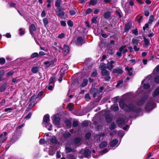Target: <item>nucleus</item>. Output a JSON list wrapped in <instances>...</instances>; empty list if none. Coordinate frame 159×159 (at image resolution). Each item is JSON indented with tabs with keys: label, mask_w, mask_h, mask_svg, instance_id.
I'll list each match as a JSON object with an SVG mask.
<instances>
[{
	"label": "nucleus",
	"mask_w": 159,
	"mask_h": 159,
	"mask_svg": "<svg viewBox=\"0 0 159 159\" xmlns=\"http://www.w3.org/2000/svg\"><path fill=\"white\" fill-rule=\"evenodd\" d=\"M119 106L120 108L124 109L127 108V109H136L135 106L132 103H130L129 105L125 103L124 99H121L119 102Z\"/></svg>",
	"instance_id": "f257e3e1"
},
{
	"label": "nucleus",
	"mask_w": 159,
	"mask_h": 159,
	"mask_svg": "<svg viewBox=\"0 0 159 159\" xmlns=\"http://www.w3.org/2000/svg\"><path fill=\"white\" fill-rule=\"evenodd\" d=\"M127 115L131 118H134L142 113L143 110H125Z\"/></svg>",
	"instance_id": "f03ea898"
},
{
	"label": "nucleus",
	"mask_w": 159,
	"mask_h": 159,
	"mask_svg": "<svg viewBox=\"0 0 159 159\" xmlns=\"http://www.w3.org/2000/svg\"><path fill=\"white\" fill-rule=\"evenodd\" d=\"M148 97L149 96L147 95H145L142 97L139 100L136 102V104L138 106L142 105L147 100Z\"/></svg>",
	"instance_id": "7ed1b4c3"
},
{
	"label": "nucleus",
	"mask_w": 159,
	"mask_h": 159,
	"mask_svg": "<svg viewBox=\"0 0 159 159\" xmlns=\"http://www.w3.org/2000/svg\"><path fill=\"white\" fill-rule=\"evenodd\" d=\"M64 10V9L62 7L57 8L56 14L61 18H63L64 17L65 14Z\"/></svg>",
	"instance_id": "20e7f679"
},
{
	"label": "nucleus",
	"mask_w": 159,
	"mask_h": 159,
	"mask_svg": "<svg viewBox=\"0 0 159 159\" xmlns=\"http://www.w3.org/2000/svg\"><path fill=\"white\" fill-rule=\"evenodd\" d=\"M156 107V103L152 101L148 102L145 106V109H153Z\"/></svg>",
	"instance_id": "39448f33"
},
{
	"label": "nucleus",
	"mask_w": 159,
	"mask_h": 159,
	"mask_svg": "<svg viewBox=\"0 0 159 159\" xmlns=\"http://www.w3.org/2000/svg\"><path fill=\"white\" fill-rule=\"evenodd\" d=\"M85 43V40L83 39L82 37L80 36L78 37L75 41V44L78 46H81L82 44Z\"/></svg>",
	"instance_id": "423d86ee"
},
{
	"label": "nucleus",
	"mask_w": 159,
	"mask_h": 159,
	"mask_svg": "<svg viewBox=\"0 0 159 159\" xmlns=\"http://www.w3.org/2000/svg\"><path fill=\"white\" fill-rule=\"evenodd\" d=\"M154 19L153 15H151L149 16L148 23L145 24L143 27V29L144 31H145L146 29H147L149 27V24H152V23Z\"/></svg>",
	"instance_id": "0eeeda50"
},
{
	"label": "nucleus",
	"mask_w": 159,
	"mask_h": 159,
	"mask_svg": "<svg viewBox=\"0 0 159 159\" xmlns=\"http://www.w3.org/2000/svg\"><path fill=\"white\" fill-rule=\"evenodd\" d=\"M128 119L127 118H125V119L122 118H119L117 121V123L119 125H124L128 121Z\"/></svg>",
	"instance_id": "6e6552de"
},
{
	"label": "nucleus",
	"mask_w": 159,
	"mask_h": 159,
	"mask_svg": "<svg viewBox=\"0 0 159 159\" xmlns=\"http://www.w3.org/2000/svg\"><path fill=\"white\" fill-rule=\"evenodd\" d=\"M57 61V59L54 58L53 59H52L51 61H47L44 62L43 64L47 66V67H49V66H54L55 65V62Z\"/></svg>",
	"instance_id": "1a4fd4ad"
},
{
	"label": "nucleus",
	"mask_w": 159,
	"mask_h": 159,
	"mask_svg": "<svg viewBox=\"0 0 159 159\" xmlns=\"http://www.w3.org/2000/svg\"><path fill=\"white\" fill-rule=\"evenodd\" d=\"M115 101H116V102L112 105L110 109H119L118 104L117 103V101L119 99V98L117 96L114 98Z\"/></svg>",
	"instance_id": "9d476101"
},
{
	"label": "nucleus",
	"mask_w": 159,
	"mask_h": 159,
	"mask_svg": "<svg viewBox=\"0 0 159 159\" xmlns=\"http://www.w3.org/2000/svg\"><path fill=\"white\" fill-rule=\"evenodd\" d=\"M71 136V134L68 131H66L62 134V137L66 140L69 139Z\"/></svg>",
	"instance_id": "9b49d317"
},
{
	"label": "nucleus",
	"mask_w": 159,
	"mask_h": 159,
	"mask_svg": "<svg viewBox=\"0 0 159 159\" xmlns=\"http://www.w3.org/2000/svg\"><path fill=\"white\" fill-rule=\"evenodd\" d=\"M63 53L64 56L66 55L70 51L69 47L68 45L64 44L63 48Z\"/></svg>",
	"instance_id": "f8f14e48"
},
{
	"label": "nucleus",
	"mask_w": 159,
	"mask_h": 159,
	"mask_svg": "<svg viewBox=\"0 0 159 159\" xmlns=\"http://www.w3.org/2000/svg\"><path fill=\"white\" fill-rule=\"evenodd\" d=\"M29 30L30 33L33 36L34 34V32L36 30V29L34 24H32L29 26Z\"/></svg>",
	"instance_id": "ddd939ff"
},
{
	"label": "nucleus",
	"mask_w": 159,
	"mask_h": 159,
	"mask_svg": "<svg viewBox=\"0 0 159 159\" xmlns=\"http://www.w3.org/2000/svg\"><path fill=\"white\" fill-rule=\"evenodd\" d=\"M7 135V132H3L2 134L0 135V138H1L0 139V143H2L3 141L6 140L7 139L6 136Z\"/></svg>",
	"instance_id": "4468645a"
},
{
	"label": "nucleus",
	"mask_w": 159,
	"mask_h": 159,
	"mask_svg": "<svg viewBox=\"0 0 159 159\" xmlns=\"http://www.w3.org/2000/svg\"><path fill=\"white\" fill-rule=\"evenodd\" d=\"M132 26V24L131 22H129L125 24L124 27V32H127L129 31Z\"/></svg>",
	"instance_id": "2eb2a0df"
},
{
	"label": "nucleus",
	"mask_w": 159,
	"mask_h": 159,
	"mask_svg": "<svg viewBox=\"0 0 159 159\" xmlns=\"http://www.w3.org/2000/svg\"><path fill=\"white\" fill-rule=\"evenodd\" d=\"M60 118L59 117L54 116L53 118V122L56 125H58L59 124Z\"/></svg>",
	"instance_id": "dca6fc26"
},
{
	"label": "nucleus",
	"mask_w": 159,
	"mask_h": 159,
	"mask_svg": "<svg viewBox=\"0 0 159 159\" xmlns=\"http://www.w3.org/2000/svg\"><path fill=\"white\" fill-rule=\"evenodd\" d=\"M49 121V116L48 115H45L43 118V123L46 125Z\"/></svg>",
	"instance_id": "f3484780"
},
{
	"label": "nucleus",
	"mask_w": 159,
	"mask_h": 159,
	"mask_svg": "<svg viewBox=\"0 0 159 159\" xmlns=\"http://www.w3.org/2000/svg\"><path fill=\"white\" fill-rule=\"evenodd\" d=\"M123 70L120 68H117V69H114L113 70V73H116L118 75H121L123 72Z\"/></svg>",
	"instance_id": "a211bd4d"
},
{
	"label": "nucleus",
	"mask_w": 159,
	"mask_h": 159,
	"mask_svg": "<svg viewBox=\"0 0 159 159\" xmlns=\"http://www.w3.org/2000/svg\"><path fill=\"white\" fill-rule=\"evenodd\" d=\"M144 39V43H143V46L144 47L147 46L150 43V41L148 39L146 38L145 36L143 37Z\"/></svg>",
	"instance_id": "6ab92c4d"
},
{
	"label": "nucleus",
	"mask_w": 159,
	"mask_h": 159,
	"mask_svg": "<svg viewBox=\"0 0 159 159\" xmlns=\"http://www.w3.org/2000/svg\"><path fill=\"white\" fill-rule=\"evenodd\" d=\"M7 84V82H4L0 87V92H2L4 91L6 89Z\"/></svg>",
	"instance_id": "aec40b11"
},
{
	"label": "nucleus",
	"mask_w": 159,
	"mask_h": 159,
	"mask_svg": "<svg viewBox=\"0 0 159 159\" xmlns=\"http://www.w3.org/2000/svg\"><path fill=\"white\" fill-rule=\"evenodd\" d=\"M159 95V87H157L154 90L152 97L153 98L158 96Z\"/></svg>",
	"instance_id": "412c9836"
},
{
	"label": "nucleus",
	"mask_w": 159,
	"mask_h": 159,
	"mask_svg": "<svg viewBox=\"0 0 159 159\" xmlns=\"http://www.w3.org/2000/svg\"><path fill=\"white\" fill-rule=\"evenodd\" d=\"M71 112L73 114H74L76 115L77 116H82L84 115V114L83 113H80V112L79 111H77L76 110H70Z\"/></svg>",
	"instance_id": "4be33fe9"
},
{
	"label": "nucleus",
	"mask_w": 159,
	"mask_h": 159,
	"mask_svg": "<svg viewBox=\"0 0 159 159\" xmlns=\"http://www.w3.org/2000/svg\"><path fill=\"white\" fill-rule=\"evenodd\" d=\"M84 155L86 157H87L90 156L91 152L90 150L87 148L85 149L84 151Z\"/></svg>",
	"instance_id": "5701e85b"
},
{
	"label": "nucleus",
	"mask_w": 159,
	"mask_h": 159,
	"mask_svg": "<svg viewBox=\"0 0 159 159\" xmlns=\"http://www.w3.org/2000/svg\"><path fill=\"white\" fill-rule=\"evenodd\" d=\"M104 17L106 19H108L111 16V13L110 11H107L103 14Z\"/></svg>",
	"instance_id": "b1692460"
},
{
	"label": "nucleus",
	"mask_w": 159,
	"mask_h": 159,
	"mask_svg": "<svg viewBox=\"0 0 159 159\" xmlns=\"http://www.w3.org/2000/svg\"><path fill=\"white\" fill-rule=\"evenodd\" d=\"M88 83V80L86 79H84L83 80V82L80 84L81 87H84L86 86Z\"/></svg>",
	"instance_id": "393cba45"
},
{
	"label": "nucleus",
	"mask_w": 159,
	"mask_h": 159,
	"mask_svg": "<svg viewBox=\"0 0 159 159\" xmlns=\"http://www.w3.org/2000/svg\"><path fill=\"white\" fill-rule=\"evenodd\" d=\"M118 140L117 139H114L112 140L110 143V146L111 147L115 146L118 143Z\"/></svg>",
	"instance_id": "a878e982"
},
{
	"label": "nucleus",
	"mask_w": 159,
	"mask_h": 159,
	"mask_svg": "<svg viewBox=\"0 0 159 159\" xmlns=\"http://www.w3.org/2000/svg\"><path fill=\"white\" fill-rule=\"evenodd\" d=\"M90 93L93 98H95L98 95V91L95 89L92 90L90 91Z\"/></svg>",
	"instance_id": "bb28decb"
},
{
	"label": "nucleus",
	"mask_w": 159,
	"mask_h": 159,
	"mask_svg": "<svg viewBox=\"0 0 159 159\" xmlns=\"http://www.w3.org/2000/svg\"><path fill=\"white\" fill-rule=\"evenodd\" d=\"M105 117L106 121L107 123L111 122L112 121V118L110 115H107Z\"/></svg>",
	"instance_id": "cd10ccee"
},
{
	"label": "nucleus",
	"mask_w": 159,
	"mask_h": 159,
	"mask_svg": "<svg viewBox=\"0 0 159 159\" xmlns=\"http://www.w3.org/2000/svg\"><path fill=\"white\" fill-rule=\"evenodd\" d=\"M61 0H56L55 2V6L57 7V8H59L62 7L60 6L61 3Z\"/></svg>",
	"instance_id": "c85d7f7f"
},
{
	"label": "nucleus",
	"mask_w": 159,
	"mask_h": 159,
	"mask_svg": "<svg viewBox=\"0 0 159 159\" xmlns=\"http://www.w3.org/2000/svg\"><path fill=\"white\" fill-rule=\"evenodd\" d=\"M50 142L53 144H57L58 141L55 136L52 137L50 139Z\"/></svg>",
	"instance_id": "c756f323"
},
{
	"label": "nucleus",
	"mask_w": 159,
	"mask_h": 159,
	"mask_svg": "<svg viewBox=\"0 0 159 159\" xmlns=\"http://www.w3.org/2000/svg\"><path fill=\"white\" fill-rule=\"evenodd\" d=\"M31 70L32 73H36L39 71V69L38 67L35 66L32 68Z\"/></svg>",
	"instance_id": "7c9ffc66"
},
{
	"label": "nucleus",
	"mask_w": 159,
	"mask_h": 159,
	"mask_svg": "<svg viewBox=\"0 0 159 159\" xmlns=\"http://www.w3.org/2000/svg\"><path fill=\"white\" fill-rule=\"evenodd\" d=\"M38 98H36V95L34 94L30 98V100L32 102H34L35 104H36L37 102H36V99Z\"/></svg>",
	"instance_id": "2f4dec72"
},
{
	"label": "nucleus",
	"mask_w": 159,
	"mask_h": 159,
	"mask_svg": "<svg viewBox=\"0 0 159 159\" xmlns=\"http://www.w3.org/2000/svg\"><path fill=\"white\" fill-rule=\"evenodd\" d=\"M95 136L97 137V142H98L100 141V138L102 136H104V134H100L99 135L96 134Z\"/></svg>",
	"instance_id": "473e14b6"
},
{
	"label": "nucleus",
	"mask_w": 159,
	"mask_h": 159,
	"mask_svg": "<svg viewBox=\"0 0 159 159\" xmlns=\"http://www.w3.org/2000/svg\"><path fill=\"white\" fill-rule=\"evenodd\" d=\"M101 72L102 75L104 76H106L107 75H109V72L107 70H106V69L102 70Z\"/></svg>",
	"instance_id": "72a5a7b5"
},
{
	"label": "nucleus",
	"mask_w": 159,
	"mask_h": 159,
	"mask_svg": "<svg viewBox=\"0 0 159 159\" xmlns=\"http://www.w3.org/2000/svg\"><path fill=\"white\" fill-rule=\"evenodd\" d=\"M107 144V142L106 141H104L102 142L99 145V147L102 148L106 147Z\"/></svg>",
	"instance_id": "f704fd0d"
},
{
	"label": "nucleus",
	"mask_w": 159,
	"mask_h": 159,
	"mask_svg": "<svg viewBox=\"0 0 159 159\" xmlns=\"http://www.w3.org/2000/svg\"><path fill=\"white\" fill-rule=\"evenodd\" d=\"M98 16H94L92 18L91 20V23H95L96 24L98 22V21L97 20V19Z\"/></svg>",
	"instance_id": "c9c22d12"
},
{
	"label": "nucleus",
	"mask_w": 159,
	"mask_h": 159,
	"mask_svg": "<svg viewBox=\"0 0 159 159\" xmlns=\"http://www.w3.org/2000/svg\"><path fill=\"white\" fill-rule=\"evenodd\" d=\"M29 105V107L30 109L31 108L33 107H34L36 104L34 103L33 102H31L30 100L28 103Z\"/></svg>",
	"instance_id": "e433bc0d"
},
{
	"label": "nucleus",
	"mask_w": 159,
	"mask_h": 159,
	"mask_svg": "<svg viewBox=\"0 0 159 159\" xmlns=\"http://www.w3.org/2000/svg\"><path fill=\"white\" fill-rule=\"evenodd\" d=\"M97 2V0H90L89 3V5L94 6Z\"/></svg>",
	"instance_id": "4c0bfd02"
},
{
	"label": "nucleus",
	"mask_w": 159,
	"mask_h": 159,
	"mask_svg": "<svg viewBox=\"0 0 159 159\" xmlns=\"http://www.w3.org/2000/svg\"><path fill=\"white\" fill-rule=\"evenodd\" d=\"M99 67L101 69V70H105L107 68L105 64L104 63H101Z\"/></svg>",
	"instance_id": "58836bf2"
},
{
	"label": "nucleus",
	"mask_w": 159,
	"mask_h": 159,
	"mask_svg": "<svg viewBox=\"0 0 159 159\" xmlns=\"http://www.w3.org/2000/svg\"><path fill=\"white\" fill-rule=\"evenodd\" d=\"M98 75V73L97 70H95L93 71L91 73V77H97Z\"/></svg>",
	"instance_id": "ea45409f"
},
{
	"label": "nucleus",
	"mask_w": 159,
	"mask_h": 159,
	"mask_svg": "<svg viewBox=\"0 0 159 159\" xmlns=\"http://www.w3.org/2000/svg\"><path fill=\"white\" fill-rule=\"evenodd\" d=\"M39 54L37 52H34L31 54L30 56V58L33 59L39 56Z\"/></svg>",
	"instance_id": "a19ab883"
},
{
	"label": "nucleus",
	"mask_w": 159,
	"mask_h": 159,
	"mask_svg": "<svg viewBox=\"0 0 159 159\" xmlns=\"http://www.w3.org/2000/svg\"><path fill=\"white\" fill-rule=\"evenodd\" d=\"M132 42L135 45H137L139 43V40L138 39L133 38L132 39Z\"/></svg>",
	"instance_id": "79ce46f5"
},
{
	"label": "nucleus",
	"mask_w": 159,
	"mask_h": 159,
	"mask_svg": "<svg viewBox=\"0 0 159 159\" xmlns=\"http://www.w3.org/2000/svg\"><path fill=\"white\" fill-rule=\"evenodd\" d=\"M81 141V139L79 137L75 138L74 140V142L75 144H78Z\"/></svg>",
	"instance_id": "37998d69"
},
{
	"label": "nucleus",
	"mask_w": 159,
	"mask_h": 159,
	"mask_svg": "<svg viewBox=\"0 0 159 159\" xmlns=\"http://www.w3.org/2000/svg\"><path fill=\"white\" fill-rule=\"evenodd\" d=\"M66 126L67 127L69 128L70 127L71 125L70 121L69 120H66L65 121Z\"/></svg>",
	"instance_id": "c03bdc74"
},
{
	"label": "nucleus",
	"mask_w": 159,
	"mask_h": 159,
	"mask_svg": "<svg viewBox=\"0 0 159 159\" xmlns=\"http://www.w3.org/2000/svg\"><path fill=\"white\" fill-rule=\"evenodd\" d=\"M43 21L44 26L46 27L48 23V19L46 18H45L43 19Z\"/></svg>",
	"instance_id": "a18cd8bd"
},
{
	"label": "nucleus",
	"mask_w": 159,
	"mask_h": 159,
	"mask_svg": "<svg viewBox=\"0 0 159 159\" xmlns=\"http://www.w3.org/2000/svg\"><path fill=\"white\" fill-rule=\"evenodd\" d=\"M154 80L155 83L159 84V75H157L155 76Z\"/></svg>",
	"instance_id": "49530a36"
},
{
	"label": "nucleus",
	"mask_w": 159,
	"mask_h": 159,
	"mask_svg": "<svg viewBox=\"0 0 159 159\" xmlns=\"http://www.w3.org/2000/svg\"><path fill=\"white\" fill-rule=\"evenodd\" d=\"M55 79V77L54 76H52L49 79V84H50L53 83Z\"/></svg>",
	"instance_id": "de8ad7c7"
},
{
	"label": "nucleus",
	"mask_w": 159,
	"mask_h": 159,
	"mask_svg": "<svg viewBox=\"0 0 159 159\" xmlns=\"http://www.w3.org/2000/svg\"><path fill=\"white\" fill-rule=\"evenodd\" d=\"M74 107V104L73 103H70L67 106L66 108L68 109H73Z\"/></svg>",
	"instance_id": "09e8293b"
},
{
	"label": "nucleus",
	"mask_w": 159,
	"mask_h": 159,
	"mask_svg": "<svg viewBox=\"0 0 159 159\" xmlns=\"http://www.w3.org/2000/svg\"><path fill=\"white\" fill-rule=\"evenodd\" d=\"M116 125L114 123H112L109 127V129L110 130H113L116 128Z\"/></svg>",
	"instance_id": "8fccbe9b"
},
{
	"label": "nucleus",
	"mask_w": 159,
	"mask_h": 159,
	"mask_svg": "<svg viewBox=\"0 0 159 159\" xmlns=\"http://www.w3.org/2000/svg\"><path fill=\"white\" fill-rule=\"evenodd\" d=\"M103 31L102 30H101L100 31V34L101 36L104 38H107L108 35L107 34H103Z\"/></svg>",
	"instance_id": "3c124183"
},
{
	"label": "nucleus",
	"mask_w": 159,
	"mask_h": 159,
	"mask_svg": "<svg viewBox=\"0 0 159 159\" xmlns=\"http://www.w3.org/2000/svg\"><path fill=\"white\" fill-rule=\"evenodd\" d=\"M113 68V65L110 64L108 62L107 64V68L109 70H111Z\"/></svg>",
	"instance_id": "603ef678"
},
{
	"label": "nucleus",
	"mask_w": 159,
	"mask_h": 159,
	"mask_svg": "<svg viewBox=\"0 0 159 159\" xmlns=\"http://www.w3.org/2000/svg\"><path fill=\"white\" fill-rule=\"evenodd\" d=\"M6 60L5 58L3 57L0 58V64L3 65L5 63Z\"/></svg>",
	"instance_id": "864d4df0"
},
{
	"label": "nucleus",
	"mask_w": 159,
	"mask_h": 159,
	"mask_svg": "<svg viewBox=\"0 0 159 159\" xmlns=\"http://www.w3.org/2000/svg\"><path fill=\"white\" fill-rule=\"evenodd\" d=\"M43 91H40L38 93L37 95L36 96V98H39L40 97H42L43 94Z\"/></svg>",
	"instance_id": "5fc2aeb1"
},
{
	"label": "nucleus",
	"mask_w": 159,
	"mask_h": 159,
	"mask_svg": "<svg viewBox=\"0 0 159 159\" xmlns=\"http://www.w3.org/2000/svg\"><path fill=\"white\" fill-rule=\"evenodd\" d=\"M150 87V86L149 84H144L143 85V88L144 89H148Z\"/></svg>",
	"instance_id": "6e6d98bb"
},
{
	"label": "nucleus",
	"mask_w": 159,
	"mask_h": 159,
	"mask_svg": "<svg viewBox=\"0 0 159 159\" xmlns=\"http://www.w3.org/2000/svg\"><path fill=\"white\" fill-rule=\"evenodd\" d=\"M132 32L136 36H137L138 35V32L137 28H135V29L132 30Z\"/></svg>",
	"instance_id": "4d7b16f0"
},
{
	"label": "nucleus",
	"mask_w": 159,
	"mask_h": 159,
	"mask_svg": "<svg viewBox=\"0 0 159 159\" xmlns=\"http://www.w3.org/2000/svg\"><path fill=\"white\" fill-rule=\"evenodd\" d=\"M67 24L70 27H72L73 25L72 21L70 20H68L67 22Z\"/></svg>",
	"instance_id": "13d9d810"
},
{
	"label": "nucleus",
	"mask_w": 159,
	"mask_h": 159,
	"mask_svg": "<svg viewBox=\"0 0 159 159\" xmlns=\"http://www.w3.org/2000/svg\"><path fill=\"white\" fill-rule=\"evenodd\" d=\"M66 152L67 153H69L72 151V149L71 148L69 147H67L66 148Z\"/></svg>",
	"instance_id": "bf43d9fd"
},
{
	"label": "nucleus",
	"mask_w": 159,
	"mask_h": 159,
	"mask_svg": "<svg viewBox=\"0 0 159 159\" xmlns=\"http://www.w3.org/2000/svg\"><path fill=\"white\" fill-rule=\"evenodd\" d=\"M68 159H75V157L72 155L70 154L67 157Z\"/></svg>",
	"instance_id": "052dcab7"
},
{
	"label": "nucleus",
	"mask_w": 159,
	"mask_h": 159,
	"mask_svg": "<svg viewBox=\"0 0 159 159\" xmlns=\"http://www.w3.org/2000/svg\"><path fill=\"white\" fill-rule=\"evenodd\" d=\"M92 11V9L90 8H88L86 11V14H88L90 13Z\"/></svg>",
	"instance_id": "680f3d73"
},
{
	"label": "nucleus",
	"mask_w": 159,
	"mask_h": 159,
	"mask_svg": "<svg viewBox=\"0 0 159 159\" xmlns=\"http://www.w3.org/2000/svg\"><path fill=\"white\" fill-rule=\"evenodd\" d=\"M14 71L12 70H11V71H9V72H8L7 74V75L8 76V77H9V76H11L13 74H14Z\"/></svg>",
	"instance_id": "e2e57ef3"
},
{
	"label": "nucleus",
	"mask_w": 159,
	"mask_h": 159,
	"mask_svg": "<svg viewBox=\"0 0 159 159\" xmlns=\"http://www.w3.org/2000/svg\"><path fill=\"white\" fill-rule=\"evenodd\" d=\"M68 66L67 64H65L64 66L61 68V70L64 69V70H66L68 69Z\"/></svg>",
	"instance_id": "0e129e2a"
},
{
	"label": "nucleus",
	"mask_w": 159,
	"mask_h": 159,
	"mask_svg": "<svg viewBox=\"0 0 159 159\" xmlns=\"http://www.w3.org/2000/svg\"><path fill=\"white\" fill-rule=\"evenodd\" d=\"M155 34V32H152L151 33H150L149 34L146 35V36L150 38V39H151V38Z\"/></svg>",
	"instance_id": "69168bd1"
},
{
	"label": "nucleus",
	"mask_w": 159,
	"mask_h": 159,
	"mask_svg": "<svg viewBox=\"0 0 159 159\" xmlns=\"http://www.w3.org/2000/svg\"><path fill=\"white\" fill-rule=\"evenodd\" d=\"M65 36V34L63 33H61V34H59L58 36V37L60 39H62V38H64Z\"/></svg>",
	"instance_id": "338daca9"
},
{
	"label": "nucleus",
	"mask_w": 159,
	"mask_h": 159,
	"mask_svg": "<svg viewBox=\"0 0 159 159\" xmlns=\"http://www.w3.org/2000/svg\"><path fill=\"white\" fill-rule=\"evenodd\" d=\"M82 125L83 127H86L88 125V123L87 121H84L82 122Z\"/></svg>",
	"instance_id": "774afa93"
}]
</instances>
